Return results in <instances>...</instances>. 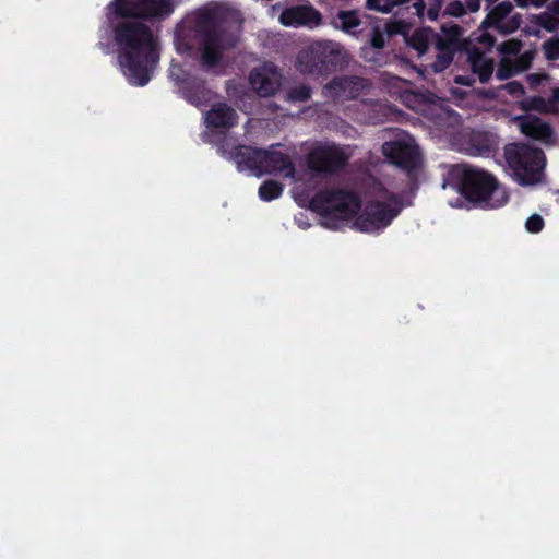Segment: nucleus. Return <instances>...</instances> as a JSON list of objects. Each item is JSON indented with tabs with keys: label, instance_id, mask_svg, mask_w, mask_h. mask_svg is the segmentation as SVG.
I'll return each instance as SVG.
<instances>
[{
	"label": "nucleus",
	"instance_id": "nucleus-1",
	"mask_svg": "<svg viewBox=\"0 0 559 559\" xmlns=\"http://www.w3.org/2000/svg\"><path fill=\"white\" fill-rule=\"evenodd\" d=\"M106 9L124 76L134 86H145L159 61V44L143 21L168 17L175 9L173 1L111 0Z\"/></svg>",
	"mask_w": 559,
	"mask_h": 559
},
{
	"label": "nucleus",
	"instance_id": "nucleus-2",
	"mask_svg": "<svg viewBox=\"0 0 559 559\" xmlns=\"http://www.w3.org/2000/svg\"><path fill=\"white\" fill-rule=\"evenodd\" d=\"M392 204L371 200L361 207V200L354 190L325 188L318 191L309 201V207L322 218V225L330 229H340L356 217L354 226L361 233L384 230L401 213L402 204L394 194Z\"/></svg>",
	"mask_w": 559,
	"mask_h": 559
},
{
	"label": "nucleus",
	"instance_id": "nucleus-3",
	"mask_svg": "<svg viewBox=\"0 0 559 559\" xmlns=\"http://www.w3.org/2000/svg\"><path fill=\"white\" fill-rule=\"evenodd\" d=\"M195 38L201 47V64L213 69L221 64L226 50L237 46L239 36L227 21L223 8H205L197 12L193 23Z\"/></svg>",
	"mask_w": 559,
	"mask_h": 559
},
{
	"label": "nucleus",
	"instance_id": "nucleus-4",
	"mask_svg": "<svg viewBox=\"0 0 559 559\" xmlns=\"http://www.w3.org/2000/svg\"><path fill=\"white\" fill-rule=\"evenodd\" d=\"M453 187L473 203L497 209L508 202L507 190L491 173L469 165L452 166L442 187Z\"/></svg>",
	"mask_w": 559,
	"mask_h": 559
},
{
	"label": "nucleus",
	"instance_id": "nucleus-5",
	"mask_svg": "<svg viewBox=\"0 0 559 559\" xmlns=\"http://www.w3.org/2000/svg\"><path fill=\"white\" fill-rule=\"evenodd\" d=\"M348 63L346 50L332 40H318L297 56V69L304 74L328 76Z\"/></svg>",
	"mask_w": 559,
	"mask_h": 559
},
{
	"label": "nucleus",
	"instance_id": "nucleus-6",
	"mask_svg": "<svg viewBox=\"0 0 559 559\" xmlns=\"http://www.w3.org/2000/svg\"><path fill=\"white\" fill-rule=\"evenodd\" d=\"M504 159L521 186L537 183L546 163L543 150L526 143L513 142L504 146Z\"/></svg>",
	"mask_w": 559,
	"mask_h": 559
},
{
	"label": "nucleus",
	"instance_id": "nucleus-7",
	"mask_svg": "<svg viewBox=\"0 0 559 559\" xmlns=\"http://www.w3.org/2000/svg\"><path fill=\"white\" fill-rule=\"evenodd\" d=\"M349 156L343 148L326 144L313 148L307 155V165L310 170L319 174H337L348 164Z\"/></svg>",
	"mask_w": 559,
	"mask_h": 559
},
{
	"label": "nucleus",
	"instance_id": "nucleus-8",
	"mask_svg": "<svg viewBox=\"0 0 559 559\" xmlns=\"http://www.w3.org/2000/svg\"><path fill=\"white\" fill-rule=\"evenodd\" d=\"M514 7L510 1L496 4L485 16L480 29H495L501 35H510L516 32L522 24V15L513 13Z\"/></svg>",
	"mask_w": 559,
	"mask_h": 559
},
{
	"label": "nucleus",
	"instance_id": "nucleus-9",
	"mask_svg": "<svg viewBox=\"0 0 559 559\" xmlns=\"http://www.w3.org/2000/svg\"><path fill=\"white\" fill-rule=\"evenodd\" d=\"M367 80L357 75L333 78L323 86V94L334 103L357 99L367 88Z\"/></svg>",
	"mask_w": 559,
	"mask_h": 559
},
{
	"label": "nucleus",
	"instance_id": "nucleus-10",
	"mask_svg": "<svg viewBox=\"0 0 559 559\" xmlns=\"http://www.w3.org/2000/svg\"><path fill=\"white\" fill-rule=\"evenodd\" d=\"M382 152L392 164L406 171L416 169L420 164V152L416 144L402 141L385 142Z\"/></svg>",
	"mask_w": 559,
	"mask_h": 559
},
{
	"label": "nucleus",
	"instance_id": "nucleus-11",
	"mask_svg": "<svg viewBox=\"0 0 559 559\" xmlns=\"http://www.w3.org/2000/svg\"><path fill=\"white\" fill-rule=\"evenodd\" d=\"M218 151H221L224 156L233 160L238 170H249L255 175H262V148L238 144L230 151H227L223 143L218 147Z\"/></svg>",
	"mask_w": 559,
	"mask_h": 559
},
{
	"label": "nucleus",
	"instance_id": "nucleus-12",
	"mask_svg": "<svg viewBox=\"0 0 559 559\" xmlns=\"http://www.w3.org/2000/svg\"><path fill=\"white\" fill-rule=\"evenodd\" d=\"M277 145L262 148V174H282L284 177L293 178L296 173L295 165L287 154L275 150Z\"/></svg>",
	"mask_w": 559,
	"mask_h": 559
},
{
	"label": "nucleus",
	"instance_id": "nucleus-13",
	"mask_svg": "<svg viewBox=\"0 0 559 559\" xmlns=\"http://www.w3.org/2000/svg\"><path fill=\"white\" fill-rule=\"evenodd\" d=\"M433 46L437 50V56L435 61L429 64V68L433 73H440L448 69L453 62L455 55L467 49L466 46L440 37L439 33L436 31L433 36Z\"/></svg>",
	"mask_w": 559,
	"mask_h": 559
},
{
	"label": "nucleus",
	"instance_id": "nucleus-14",
	"mask_svg": "<svg viewBox=\"0 0 559 559\" xmlns=\"http://www.w3.org/2000/svg\"><path fill=\"white\" fill-rule=\"evenodd\" d=\"M205 123L210 129L226 132L237 126L238 114L226 103H215L205 112Z\"/></svg>",
	"mask_w": 559,
	"mask_h": 559
},
{
	"label": "nucleus",
	"instance_id": "nucleus-15",
	"mask_svg": "<svg viewBox=\"0 0 559 559\" xmlns=\"http://www.w3.org/2000/svg\"><path fill=\"white\" fill-rule=\"evenodd\" d=\"M321 14L309 5H295L286 8L280 14V22L284 26L311 25L317 26L321 22Z\"/></svg>",
	"mask_w": 559,
	"mask_h": 559
},
{
	"label": "nucleus",
	"instance_id": "nucleus-16",
	"mask_svg": "<svg viewBox=\"0 0 559 559\" xmlns=\"http://www.w3.org/2000/svg\"><path fill=\"white\" fill-rule=\"evenodd\" d=\"M516 120L519 121L521 132L527 138H532L547 144L554 142L552 127L539 117L525 115L516 117Z\"/></svg>",
	"mask_w": 559,
	"mask_h": 559
},
{
	"label": "nucleus",
	"instance_id": "nucleus-17",
	"mask_svg": "<svg viewBox=\"0 0 559 559\" xmlns=\"http://www.w3.org/2000/svg\"><path fill=\"white\" fill-rule=\"evenodd\" d=\"M181 91L186 100L198 108L207 106L214 98V93L206 86L205 80L197 76L182 81Z\"/></svg>",
	"mask_w": 559,
	"mask_h": 559
},
{
	"label": "nucleus",
	"instance_id": "nucleus-18",
	"mask_svg": "<svg viewBox=\"0 0 559 559\" xmlns=\"http://www.w3.org/2000/svg\"><path fill=\"white\" fill-rule=\"evenodd\" d=\"M468 152L473 156H489L498 150V138L487 131H476L471 134Z\"/></svg>",
	"mask_w": 559,
	"mask_h": 559
},
{
	"label": "nucleus",
	"instance_id": "nucleus-19",
	"mask_svg": "<svg viewBox=\"0 0 559 559\" xmlns=\"http://www.w3.org/2000/svg\"><path fill=\"white\" fill-rule=\"evenodd\" d=\"M468 62L474 74H477L481 83H487L492 73L495 63L493 60L487 57L483 51L477 48L468 51Z\"/></svg>",
	"mask_w": 559,
	"mask_h": 559
},
{
	"label": "nucleus",
	"instance_id": "nucleus-20",
	"mask_svg": "<svg viewBox=\"0 0 559 559\" xmlns=\"http://www.w3.org/2000/svg\"><path fill=\"white\" fill-rule=\"evenodd\" d=\"M250 83L252 87L257 91V93L261 97H270L273 96L278 90V83L276 80H273L265 75L264 73L253 70L249 75Z\"/></svg>",
	"mask_w": 559,
	"mask_h": 559
},
{
	"label": "nucleus",
	"instance_id": "nucleus-21",
	"mask_svg": "<svg viewBox=\"0 0 559 559\" xmlns=\"http://www.w3.org/2000/svg\"><path fill=\"white\" fill-rule=\"evenodd\" d=\"M435 31L431 27H421L412 34L408 45L415 49L418 56H424L430 45H433Z\"/></svg>",
	"mask_w": 559,
	"mask_h": 559
},
{
	"label": "nucleus",
	"instance_id": "nucleus-22",
	"mask_svg": "<svg viewBox=\"0 0 559 559\" xmlns=\"http://www.w3.org/2000/svg\"><path fill=\"white\" fill-rule=\"evenodd\" d=\"M336 19L340 22L341 29L347 34H356L361 25V20L356 10H341Z\"/></svg>",
	"mask_w": 559,
	"mask_h": 559
},
{
	"label": "nucleus",
	"instance_id": "nucleus-23",
	"mask_svg": "<svg viewBox=\"0 0 559 559\" xmlns=\"http://www.w3.org/2000/svg\"><path fill=\"white\" fill-rule=\"evenodd\" d=\"M464 29L462 26L454 22H448L441 25V33L439 36L444 39H450L452 41L459 43L463 46H468V41L464 38Z\"/></svg>",
	"mask_w": 559,
	"mask_h": 559
},
{
	"label": "nucleus",
	"instance_id": "nucleus-24",
	"mask_svg": "<svg viewBox=\"0 0 559 559\" xmlns=\"http://www.w3.org/2000/svg\"><path fill=\"white\" fill-rule=\"evenodd\" d=\"M282 193L283 185L276 180H266L259 187V197L265 202L280 198Z\"/></svg>",
	"mask_w": 559,
	"mask_h": 559
},
{
	"label": "nucleus",
	"instance_id": "nucleus-25",
	"mask_svg": "<svg viewBox=\"0 0 559 559\" xmlns=\"http://www.w3.org/2000/svg\"><path fill=\"white\" fill-rule=\"evenodd\" d=\"M520 109L523 111H538V112H549L550 108L548 105V100H546L542 96H532L527 97L519 103Z\"/></svg>",
	"mask_w": 559,
	"mask_h": 559
},
{
	"label": "nucleus",
	"instance_id": "nucleus-26",
	"mask_svg": "<svg viewBox=\"0 0 559 559\" xmlns=\"http://www.w3.org/2000/svg\"><path fill=\"white\" fill-rule=\"evenodd\" d=\"M549 11L537 15L536 23L547 32H557L559 29V14L551 10V3L549 4Z\"/></svg>",
	"mask_w": 559,
	"mask_h": 559
},
{
	"label": "nucleus",
	"instance_id": "nucleus-27",
	"mask_svg": "<svg viewBox=\"0 0 559 559\" xmlns=\"http://www.w3.org/2000/svg\"><path fill=\"white\" fill-rule=\"evenodd\" d=\"M521 70L522 68H520L518 63L509 59H502L498 66L496 78L501 81L508 80L515 75Z\"/></svg>",
	"mask_w": 559,
	"mask_h": 559
},
{
	"label": "nucleus",
	"instance_id": "nucleus-28",
	"mask_svg": "<svg viewBox=\"0 0 559 559\" xmlns=\"http://www.w3.org/2000/svg\"><path fill=\"white\" fill-rule=\"evenodd\" d=\"M409 0H367V8L382 13H390L394 7Z\"/></svg>",
	"mask_w": 559,
	"mask_h": 559
},
{
	"label": "nucleus",
	"instance_id": "nucleus-29",
	"mask_svg": "<svg viewBox=\"0 0 559 559\" xmlns=\"http://www.w3.org/2000/svg\"><path fill=\"white\" fill-rule=\"evenodd\" d=\"M287 97L293 103H305L311 97V88L305 84L294 86L288 91Z\"/></svg>",
	"mask_w": 559,
	"mask_h": 559
},
{
	"label": "nucleus",
	"instance_id": "nucleus-30",
	"mask_svg": "<svg viewBox=\"0 0 559 559\" xmlns=\"http://www.w3.org/2000/svg\"><path fill=\"white\" fill-rule=\"evenodd\" d=\"M466 13L465 4L460 0H453L445 5L443 15L461 17Z\"/></svg>",
	"mask_w": 559,
	"mask_h": 559
},
{
	"label": "nucleus",
	"instance_id": "nucleus-31",
	"mask_svg": "<svg viewBox=\"0 0 559 559\" xmlns=\"http://www.w3.org/2000/svg\"><path fill=\"white\" fill-rule=\"evenodd\" d=\"M545 56L549 60L559 59V37L544 43Z\"/></svg>",
	"mask_w": 559,
	"mask_h": 559
},
{
	"label": "nucleus",
	"instance_id": "nucleus-32",
	"mask_svg": "<svg viewBox=\"0 0 559 559\" xmlns=\"http://www.w3.org/2000/svg\"><path fill=\"white\" fill-rule=\"evenodd\" d=\"M544 219L539 214L531 215L525 223V228L532 234H537L544 228Z\"/></svg>",
	"mask_w": 559,
	"mask_h": 559
},
{
	"label": "nucleus",
	"instance_id": "nucleus-33",
	"mask_svg": "<svg viewBox=\"0 0 559 559\" xmlns=\"http://www.w3.org/2000/svg\"><path fill=\"white\" fill-rule=\"evenodd\" d=\"M370 45L374 49H382L385 46V34L379 26L372 27Z\"/></svg>",
	"mask_w": 559,
	"mask_h": 559
},
{
	"label": "nucleus",
	"instance_id": "nucleus-34",
	"mask_svg": "<svg viewBox=\"0 0 559 559\" xmlns=\"http://www.w3.org/2000/svg\"><path fill=\"white\" fill-rule=\"evenodd\" d=\"M502 88L513 97H521L525 93L523 84L519 81H511L506 83Z\"/></svg>",
	"mask_w": 559,
	"mask_h": 559
},
{
	"label": "nucleus",
	"instance_id": "nucleus-35",
	"mask_svg": "<svg viewBox=\"0 0 559 559\" xmlns=\"http://www.w3.org/2000/svg\"><path fill=\"white\" fill-rule=\"evenodd\" d=\"M443 5V0H430L426 15L430 21H437Z\"/></svg>",
	"mask_w": 559,
	"mask_h": 559
},
{
	"label": "nucleus",
	"instance_id": "nucleus-36",
	"mask_svg": "<svg viewBox=\"0 0 559 559\" xmlns=\"http://www.w3.org/2000/svg\"><path fill=\"white\" fill-rule=\"evenodd\" d=\"M499 50L504 55H516L520 51V43L518 40H507L500 45Z\"/></svg>",
	"mask_w": 559,
	"mask_h": 559
},
{
	"label": "nucleus",
	"instance_id": "nucleus-37",
	"mask_svg": "<svg viewBox=\"0 0 559 559\" xmlns=\"http://www.w3.org/2000/svg\"><path fill=\"white\" fill-rule=\"evenodd\" d=\"M479 43L486 45L488 48H491L496 44V37L485 31L478 38Z\"/></svg>",
	"mask_w": 559,
	"mask_h": 559
},
{
	"label": "nucleus",
	"instance_id": "nucleus-38",
	"mask_svg": "<svg viewBox=\"0 0 559 559\" xmlns=\"http://www.w3.org/2000/svg\"><path fill=\"white\" fill-rule=\"evenodd\" d=\"M466 12L475 13L480 9V0H465Z\"/></svg>",
	"mask_w": 559,
	"mask_h": 559
},
{
	"label": "nucleus",
	"instance_id": "nucleus-39",
	"mask_svg": "<svg viewBox=\"0 0 559 559\" xmlns=\"http://www.w3.org/2000/svg\"><path fill=\"white\" fill-rule=\"evenodd\" d=\"M559 104V87H555L551 92V95L548 99V105L550 111H552L554 107Z\"/></svg>",
	"mask_w": 559,
	"mask_h": 559
},
{
	"label": "nucleus",
	"instance_id": "nucleus-40",
	"mask_svg": "<svg viewBox=\"0 0 559 559\" xmlns=\"http://www.w3.org/2000/svg\"><path fill=\"white\" fill-rule=\"evenodd\" d=\"M414 9L419 17H423L426 11V3L424 0H416L413 3Z\"/></svg>",
	"mask_w": 559,
	"mask_h": 559
},
{
	"label": "nucleus",
	"instance_id": "nucleus-41",
	"mask_svg": "<svg viewBox=\"0 0 559 559\" xmlns=\"http://www.w3.org/2000/svg\"><path fill=\"white\" fill-rule=\"evenodd\" d=\"M514 2L520 8H527L531 5V0H514Z\"/></svg>",
	"mask_w": 559,
	"mask_h": 559
},
{
	"label": "nucleus",
	"instance_id": "nucleus-42",
	"mask_svg": "<svg viewBox=\"0 0 559 559\" xmlns=\"http://www.w3.org/2000/svg\"><path fill=\"white\" fill-rule=\"evenodd\" d=\"M548 0H531V5L535 8L543 7Z\"/></svg>",
	"mask_w": 559,
	"mask_h": 559
},
{
	"label": "nucleus",
	"instance_id": "nucleus-43",
	"mask_svg": "<svg viewBox=\"0 0 559 559\" xmlns=\"http://www.w3.org/2000/svg\"><path fill=\"white\" fill-rule=\"evenodd\" d=\"M551 10L559 14V0H552L551 1Z\"/></svg>",
	"mask_w": 559,
	"mask_h": 559
},
{
	"label": "nucleus",
	"instance_id": "nucleus-44",
	"mask_svg": "<svg viewBox=\"0 0 559 559\" xmlns=\"http://www.w3.org/2000/svg\"><path fill=\"white\" fill-rule=\"evenodd\" d=\"M456 83H460V84H466L465 80L463 76H457L456 78Z\"/></svg>",
	"mask_w": 559,
	"mask_h": 559
},
{
	"label": "nucleus",
	"instance_id": "nucleus-45",
	"mask_svg": "<svg viewBox=\"0 0 559 559\" xmlns=\"http://www.w3.org/2000/svg\"><path fill=\"white\" fill-rule=\"evenodd\" d=\"M488 3V7L496 3L498 0H485Z\"/></svg>",
	"mask_w": 559,
	"mask_h": 559
}]
</instances>
